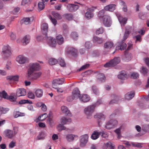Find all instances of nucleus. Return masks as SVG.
<instances>
[{
  "mask_svg": "<svg viewBox=\"0 0 149 149\" xmlns=\"http://www.w3.org/2000/svg\"><path fill=\"white\" fill-rule=\"evenodd\" d=\"M30 40V36H26L22 40V42L23 45H25L28 43Z\"/></svg>",
  "mask_w": 149,
  "mask_h": 149,
  "instance_id": "obj_28",
  "label": "nucleus"
},
{
  "mask_svg": "<svg viewBox=\"0 0 149 149\" xmlns=\"http://www.w3.org/2000/svg\"><path fill=\"white\" fill-rule=\"evenodd\" d=\"M35 93L37 97H40L42 95V91L41 89H37L35 92Z\"/></svg>",
  "mask_w": 149,
  "mask_h": 149,
  "instance_id": "obj_42",
  "label": "nucleus"
},
{
  "mask_svg": "<svg viewBox=\"0 0 149 149\" xmlns=\"http://www.w3.org/2000/svg\"><path fill=\"white\" fill-rule=\"evenodd\" d=\"M57 43L59 45L62 44L64 42V38L61 35H58L56 37Z\"/></svg>",
  "mask_w": 149,
  "mask_h": 149,
  "instance_id": "obj_26",
  "label": "nucleus"
},
{
  "mask_svg": "<svg viewBox=\"0 0 149 149\" xmlns=\"http://www.w3.org/2000/svg\"><path fill=\"white\" fill-rule=\"evenodd\" d=\"M63 17L68 20H70L72 19L73 16L70 13H66L63 15Z\"/></svg>",
  "mask_w": 149,
  "mask_h": 149,
  "instance_id": "obj_43",
  "label": "nucleus"
},
{
  "mask_svg": "<svg viewBox=\"0 0 149 149\" xmlns=\"http://www.w3.org/2000/svg\"><path fill=\"white\" fill-rule=\"evenodd\" d=\"M45 136V135L44 133L43 132H41L38 136L37 139L38 140L43 139H44Z\"/></svg>",
  "mask_w": 149,
  "mask_h": 149,
  "instance_id": "obj_52",
  "label": "nucleus"
},
{
  "mask_svg": "<svg viewBox=\"0 0 149 149\" xmlns=\"http://www.w3.org/2000/svg\"><path fill=\"white\" fill-rule=\"evenodd\" d=\"M48 25L46 23H43L41 25V29L42 34L45 36L44 37H47Z\"/></svg>",
  "mask_w": 149,
  "mask_h": 149,
  "instance_id": "obj_11",
  "label": "nucleus"
},
{
  "mask_svg": "<svg viewBox=\"0 0 149 149\" xmlns=\"http://www.w3.org/2000/svg\"><path fill=\"white\" fill-rule=\"evenodd\" d=\"M88 136L87 134L82 135L80 137V146L81 147L84 146L88 142Z\"/></svg>",
  "mask_w": 149,
  "mask_h": 149,
  "instance_id": "obj_7",
  "label": "nucleus"
},
{
  "mask_svg": "<svg viewBox=\"0 0 149 149\" xmlns=\"http://www.w3.org/2000/svg\"><path fill=\"white\" fill-rule=\"evenodd\" d=\"M116 5L115 4H109L105 6L104 10L105 11L113 12L116 9Z\"/></svg>",
  "mask_w": 149,
  "mask_h": 149,
  "instance_id": "obj_12",
  "label": "nucleus"
},
{
  "mask_svg": "<svg viewBox=\"0 0 149 149\" xmlns=\"http://www.w3.org/2000/svg\"><path fill=\"white\" fill-rule=\"evenodd\" d=\"M116 15L117 16L119 22L121 25H124L126 23L127 19L126 18H123L119 13H116Z\"/></svg>",
  "mask_w": 149,
  "mask_h": 149,
  "instance_id": "obj_16",
  "label": "nucleus"
},
{
  "mask_svg": "<svg viewBox=\"0 0 149 149\" xmlns=\"http://www.w3.org/2000/svg\"><path fill=\"white\" fill-rule=\"evenodd\" d=\"M80 100L84 102H88L90 99V97L87 94H81L79 97Z\"/></svg>",
  "mask_w": 149,
  "mask_h": 149,
  "instance_id": "obj_13",
  "label": "nucleus"
},
{
  "mask_svg": "<svg viewBox=\"0 0 149 149\" xmlns=\"http://www.w3.org/2000/svg\"><path fill=\"white\" fill-rule=\"evenodd\" d=\"M92 91L95 94L97 95L98 94L99 92L96 87L95 86H93L92 87Z\"/></svg>",
  "mask_w": 149,
  "mask_h": 149,
  "instance_id": "obj_58",
  "label": "nucleus"
},
{
  "mask_svg": "<svg viewBox=\"0 0 149 149\" xmlns=\"http://www.w3.org/2000/svg\"><path fill=\"white\" fill-rule=\"evenodd\" d=\"M41 74V73L40 72L35 73L32 75L31 78L33 80L36 79L40 77Z\"/></svg>",
  "mask_w": 149,
  "mask_h": 149,
  "instance_id": "obj_41",
  "label": "nucleus"
},
{
  "mask_svg": "<svg viewBox=\"0 0 149 149\" xmlns=\"http://www.w3.org/2000/svg\"><path fill=\"white\" fill-rule=\"evenodd\" d=\"M132 58V56L130 53H129L127 51L124 52V56L123 58V59L126 61H130Z\"/></svg>",
  "mask_w": 149,
  "mask_h": 149,
  "instance_id": "obj_19",
  "label": "nucleus"
},
{
  "mask_svg": "<svg viewBox=\"0 0 149 149\" xmlns=\"http://www.w3.org/2000/svg\"><path fill=\"white\" fill-rule=\"evenodd\" d=\"M142 130L144 131H149V124L143 125Z\"/></svg>",
  "mask_w": 149,
  "mask_h": 149,
  "instance_id": "obj_54",
  "label": "nucleus"
},
{
  "mask_svg": "<svg viewBox=\"0 0 149 149\" xmlns=\"http://www.w3.org/2000/svg\"><path fill=\"white\" fill-rule=\"evenodd\" d=\"M10 36L11 39L12 40H15L16 38L15 35L12 32H11L10 33Z\"/></svg>",
  "mask_w": 149,
  "mask_h": 149,
  "instance_id": "obj_64",
  "label": "nucleus"
},
{
  "mask_svg": "<svg viewBox=\"0 0 149 149\" xmlns=\"http://www.w3.org/2000/svg\"><path fill=\"white\" fill-rule=\"evenodd\" d=\"M111 97L112 98H114V99L110 101L109 104H113L114 103H117L119 100L118 97L115 95H111Z\"/></svg>",
  "mask_w": 149,
  "mask_h": 149,
  "instance_id": "obj_34",
  "label": "nucleus"
},
{
  "mask_svg": "<svg viewBox=\"0 0 149 149\" xmlns=\"http://www.w3.org/2000/svg\"><path fill=\"white\" fill-rule=\"evenodd\" d=\"M63 33L65 34H66L68 32V28L66 24H63Z\"/></svg>",
  "mask_w": 149,
  "mask_h": 149,
  "instance_id": "obj_60",
  "label": "nucleus"
},
{
  "mask_svg": "<svg viewBox=\"0 0 149 149\" xmlns=\"http://www.w3.org/2000/svg\"><path fill=\"white\" fill-rule=\"evenodd\" d=\"M31 0H22L21 4L24 5L26 4H28L31 3Z\"/></svg>",
  "mask_w": 149,
  "mask_h": 149,
  "instance_id": "obj_62",
  "label": "nucleus"
},
{
  "mask_svg": "<svg viewBox=\"0 0 149 149\" xmlns=\"http://www.w3.org/2000/svg\"><path fill=\"white\" fill-rule=\"evenodd\" d=\"M13 130L14 134L13 133V131L12 130H5L4 132L5 136L9 139L11 138L14 136L15 134L17 133L16 130H17V127H13Z\"/></svg>",
  "mask_w": 149,
  "mask_h": 149,
  "instance_id": "obj_6",
  "label": "nucleus"
},
{
  "mask_svg": "<svg viewBox=\"0 0 149 149\" xmlns=\"http://www.w3.org/2000/svg\"><path fill=\"white\" fill-rule=\"evenodd\" d=\"M47 123L50 125H51L54 123V121L53 119L49 116L47 120Z\"/></svg>",
  "mask_w": 149,
  "mask_h": 149,
  "instance_id": "obj_63",
  "label": "nucleus"
},
{
  "mask_svg": "<svg viewBox=\"0 0 149 149\" xmlns=\"http://www.w3.org/2000/svg\"><path fill=\"white\" fill-rule=\"evenodd\" d=\"M8 109L7 108H5L3 107L0 108V116L1 113H6Z\"/></svg>",
  "mask_w": 149,
  "mask_h": 149,
  "instance_id": "obj_56",
  "label": "nucleus"
},
{
  "mask_svg": "<svg viewBox=\"0 0 149 149\" xmlns=\"http://www.w3.org/2000/svg\"><path fill=\"white\" fill-rule=\"evenodd\" d=\"M95 107V104H91L85 108L84 110V113L86 116L87 118H89L92 116Z\"/></svg>",
  "mask_w": 149,
  "mask_h": 149,
  "instance_id": "obj_2",
  "label": "nucleus"
},
{
  "mask_svg": "<svg viewBox=\"0 0 149 149\" xmlns=\"http://www.w3.org/2000/svg\"><path fill=\"white\" fill-rule=\"evenodd\" d=\"M8 95L7 93L5 91H3L2 92H0V99L2 98L5 99L6 98V96Z\"/></svg>",
  "mask_w": 149,
  "mask_h": 149,
  "instance_id": "obj_46",
  "label": "nucleus"
},
{
  "mask_svg": "<svg viewBox=\"0 0 149 149\" xmlns=\"http://www.w3.org/2000/svg\"><path fill=\"white\" fill-rule=\"evenodd\" d=\"M77 135L73 134H68L66 136V139L68 141L71 142L73 141L74 138L78 137Z\"/></svg>",
  "mask_w": 149,
  "mask_h": 149,
  "instance_id": "obj_20",
  "label": "nucleus"
},
{
  "mask_svg": "<svg viewBox=\"0 0 149 149\" xmlns=\"http://www.w3.org/2000/svg\"><path fill=\"white\" fill-rule=\"evenodd\" d=\"M101 134V133L98 132L97 131H94L91 136V138L93 140L97 139L99 137V135Z\"/></svg>",
  "mask_w": 149,
  "mask_h": 149,
  "instance_id": "obj_31",
  "label": "nucleus"
},
{
  "mask_svg": "<svg viewBox=\"0 0 149 149\" xmlns=\"http://www.w3.org/2000/svg\"><path fill=\"white\" fill-rule=\"evenodd\" d=\"M44 38L47 40L49 45L52 47H55L56 45V41L55 39L53 38L50 37H44Z\"/></svg>",
  "mask_w": 149,
  "mask_h": 149,
  "instance_id": "obj_10",
  "label": "nucleus"
},
{
  "mask_svg": "<svg viewBox=\"0 0 149 149\" xmlns=\"http://www.w3.org/2000/svg\"><path fill=\"white\" fill-rule=\"evenodd\" d=\"M71 122V120L70 118H66L63 117L61 118V122L64 125L68 124Z\"/></svg>",
  "mask_w": 149,
  "mask_h": 149,
  "instance_id": "obj_27",
  "label": "nucleus"
},
{
  "mask_svg": "<svg viewBox=\"0 0 149 149\" xmlns=\"http://www.w3.org/2000/svg\"><path fill=\"white\" fill-rule=\"evenodd\" d=\"M71 36L72 39L74 40H77L78 37V35L76 32H72L71 34Z\"/></svg>",
  "mask_w": 149,
  "mask_h": 149,
  "instance_id": "obj_47",
  "label": "nucleus"
},
{
  "mask_svg": "<svg viewBox=\"0 0 149 149\" xmlns=\"http://www.w3.org/2000/svg\"><path fill=\"white\" fill-rule=\"evenodd\" d=\"M52 14L56 19L58 20L61 19L62 18V17L61 15L58 12L52 11Z\"/></svg>",
  "mask_w": 149,
  "mask_h": 149,
  "instance_id": "obj_33",
  "label": "nucleus"
},
{
  "mask_svg": "<svg viewBox=\"0 0 149 149\" xmlns=\"http://www.w3.org/2000/svg\"><path fill=\"white\" fill-rule=\"evenodd\" d=\"M127 77V72L125 71H122L118 76V79L121 80L125 79Z\"/></svg>",
  "mask_w": 149,
  "mask_h": 149,
  "instance_id": "obj_22",
  "label": "nucleus"
},
{
  "mask_svg": "<svg viewBox=\"0 0 149 149\" xmlns=\"http://www.w3.org/2000/svg\"><path fill=\"white\" fill-rule=\"evenodd\" d=\"M120 5L123 7V10L125 12H127V7L126 3L122 1H120Z\"/></svg>",
  "mask_w": 149,
  "mask_h": 149,
  "instance_id": "obj_36",
  "label": "nucleus"
},
{
  "mask_svg": "<svg viewBox=\"0 0 149 149\" xmlns=\"http://www.w3.org/2000/svg\"><path fill=\"white\" fill-rule=\"evenodd\" d=\"M90 65L88 64H86L85 65H83L80 69H78L77 71H80L81 70H84L85 69H87L88 68Z\"/></svg>",
  "mask_w": 149,
  "mask_h": 149,
  "instance_id": "obj_51",
  "label": "nucleus"
},
{
  "mask_svg": "<svg viewBox=\"0 0 149 149\" xmlns=\"http://www.w3.org/2000/svg\"><path fill=\"white\" fill-rule=\"evenodd\" d=\"M70 53L73 56H75L77 55V50L74 48H70L68 49Z\"/></svg>",
  "mask_w": 149,
  "mask_h": 149,
  "instance_id": "obj_40",
  "label": "nucleus"
},
{
  "mask_svg": "<svg viewBox=\"0 0 149 149\" xmlns=\"http://www.w3.org/2000/svg\"><path fill=\"white\" fill-rule=\"evenodd\" d=\"M81 95L80 92L77 88H74L72 92V95L75 99H77L78 98H79Z\"/></svg>",
  "mask_w": 149,
  "mask_h": 149,
  "instance_id": "obj_17",
  "label": "nucleus"
},
{
  "mask_svg": "<svg viewBox=\"0 0 149 149\" xmlns=\"http://www.w3.org/2000/svg\"><path fill=\"white\" fill-rule=\"evenodd\" d=\"M135 93L134 92L131 91L127 93L125 95V99L127 100H131L134 97Z\"/></svg>",
  "mask_w": 149,
  "mask_h": 149,
  "instance_id": "obj_24",
  "label": "nucleus"
},
{
  "mask_svg": "<svg viewBox=\"0 0 149 149\" xmlns=\"http://www.w3.org/2000/svg\"><path fill=\"white\" fill-rule=\"evenodd\" d=\"M117 123L118 121L116 120H111L106 124L105 127L107 129H110L113 128L117 125Z\"/></svg>",
  "mask_w": 149,
  "mask_h": 149,
  "instance_id": "obj_8",
  "label": "nucleus"
},
{
  "mask_svg": "<svg viewBox=\"0 0 149 149\" xmlns=\"http://www.w3.org/2000/svg\"><path fill=\"white\" fill-rule=\"evenodd\" d=\"M64 79H54L52 82V86L53 88H55V86L57 84L60 85L62 84L64 82Z\"/></svg>",
  "mask_w": 149,
  "mask_h": 149,
  "instance_id": "obj_14",
  "label": "nucleus"
},
{
  "mask_svg": "<svg viewBox=\"0 0 149 149\" xmlns=\"http://www.w3.org/2000/svg\"><path fill=\"white\" fill-rule=\"evenodd\" d=\"M141 72L143 74L145 75L148 72V70L146 68L142 67Z\"/></svg>",
  "mask_w": 149,
  "mask_h": 149,
  "instance_id": "obj_61",
  "label": "nucleus"
},
{
  "mask_svg": "<svg viewBox=\"0 0 149 149\" xmlns=\"http://www.w3.org/2000/svg\"><path fill=\"white\" fill-rule=\"evenodd\" d=\"M49 18L54 25L55 26L56 25L57 23L56 19L52 17L51 15L49 16Z\"/></svg>",
  "mask_w": 149,
  "mask_h": 149,
  "instance_id": "obj_50",
  "label": "nucleus"
},
{
  "mask_svg": "<svg viewBox=\"0 0 149 149\" xmlns=\"http://www.w3.org/2000/svg\"><path fill=\"white\" fill-rule=\"evenodd\" d=\"M88 11L85 13V17L88 19H90L93 16V14L91 12V10L90 8L88 9Z\"/></svg>",
  "mask_w": 149,
  "mask_h": 149,
  "instance_id": "obj_25",
  "label": "nucleus"
},
{
  "mask_svg": "<svg viewBox=\"0 0 149 149\" xmlns=\"http://www.w3.org/2000/svg\"><path fill=\"white\" fill-rule=\"evenodd\" d=\"M123 41H122L121 43L120 44L119 46H118V47L119 48L118 49L121 51L124 50L126 49V48L127 47L126 44L125 43H124Z\"/></svg>",
  "mask_w": 149,
  "mask_h": 149,
  "instance_id": "obj_37",
  "label": "nucleus"
},
{
  "mask_svg": "<svg viewBox=\"0 0 149 149\" xmlns=\"http://www.w3.org/2000/svg\"><path fill=\"white\" fill-rule=\"evenodd\" d=\"M104 31L103 28L102 27H101L98 29L96 31V33L97 35H99L102 33Z\"/></svg>",
  "mask_w": 149,
  "mask_h": 149,
  "instance_id": "obj_55",
  "label": "nucleus"
},
{
  "mask_svg": "<svg viewBox=\"0 0 149 149\" xmlns=\"http://www.w3.org/2000/svg\"><path fill=\"white\" fill-rule=\"evenodd\" d=\"M139 75L137 73L134 72L132 73L131 75V77L132 78L135 79L139 77Z\"/></svg>",
  "mask_w": 149,
  "mask_h": 149,
  "instance_id": "obj_59",
  "label": "nucleus"
},
{
  "mask_svg": "<svg viewBox=\"0 0 149 149\" xmlns=\"http://www.w3.org/2000/svg\"><path fill=\"white\" fill-rule=\"evenodd\" d=\"M129 34V32L128 31L126 30L125 33L124 34L123 40L122 41H124L127 38Z\"/></svg>",
  "mask_w": 149,
  "mask_h": 149,
  "instance_id": "obj_57",
  "label": "nucleus"
},
{
  "mask_svg": "<svg viewBox=\"0 0 149 149\" xmlns=\"http://www.w3.org/2000/svg\"><path fill=\"white\" fill-rule=\"evenodd\" d=\"M105 12L103 9L101 10L99 13L98 16L100 18H102L103 23L105 26L109 27L111 25V21L109 16L107 15H104Z\"/></svg>",
  "mask_w": 149,
  "mask_h": 149,
  "instance_id": "obj_1",
  "label": "nucleus"
},
{
  "mask_svg": "<svg viewBox=\"0 0 149 149\" xmlns=\"http://www.w3.org/2000/svg\"><path fill=\"white\" fill-rule=\"evenodd\" d=\"M61 110L62 112L65 115L69 116H71V114L68 108L65 106H63L61 107Z\"/></svg>",
  "mask_w": 149,
  "mask_h": 149,
  "instance_id": "obj_23",
  "label": "nucleus"
},
{
  "mask_svg": "<svg viewBox=\"0 0 149 149\" xmlns=\"http://www.w3.org/2000/svg\"><path fill=\"white\" fill-rule=\"evenodd\" d=\"M24 115V114L23 113H21L19 112H16L14 114V116L15 118H17L19 116H23Z\"/></svg>",
  "mask_w": 149,
  "mask_h": 149,
  "instance_id": "obj_53",
  "label": "nucleus"
},
{
  "mask_svg": "<svg viewBox=\"0 0 149 149\" xmlns=\"http://www.w3.org/2000/svg\"><path fill=\"white\" fill-rule=\"evenodd\" d=\"M95 118H97L99 120L100 119L102 120H104L105 119V116L104 115L101 113H98L95 116Z\"/></svg>",
  "mask_w": 149,
  "mask_h": 149,
  "instance_id": "obj_30",
  "label": "nucleus"
},
{
  "mask_svg": "<svg viewBox=\"0 0 149 149\" xmlns=\"http://www.w3.org/2000/svg\"><path fill=\"white\" fill-rule=\"evenodd\" d=\"M57 62L56 59L54 58H50L48 61L49 63L51 65H55Z\"/></svg>",
  "mask_w": 149,
  "mask_h": 149,
  "instance_id": "obj_44",
  "label": "nucleus"
},
{
  "mask_svg": "<svg viewBox=\"0 0 149 149\" xmlns=\"http://www.w3.org/2000/svg\"><path fill=\"white\" fill-rule=\"evenodd\" d=\"M29 18H25L23 19L21 21V23L22 24H24L27 25L30 23Z\"/></svg>",
  "mask_w": 149,
  "mask_h": 149,
  "instance_id": "obj_39",
  "label": "nucleus"
},
{
  "mask_svg": "<svg viewBox=\"0 0 149 149\" xmlns=\"http://www.w3.org/2000/svg\"><path fill=\"white\" fill-rule=\"evenodd\" d=\"M29 66V68L28 71V77H30L34 71L39 70V65L36 63L30 64Z\"/></svg>",
  "mask_w": 149,
  "mask_h": 149,
  "instance_id": "obj_4",
  "label": "nucleus"
},
{
  "mask_svg": "<svg viewBox=\"0 0 149 149\" xmlns=\"http://www.w3.org/2000/svg\"><path fill=\"white\" fill-rule=\"evenodd\" d=\"M19 78V76L18 75H10L6 77V79L9 81H18Z\"/></svg>",
  "mask_w": 149,
  "mask_h": 149,
  "instance_id": "obj_21",
  "label": "nucleus"
},
{
  "mask_svg": "<svg viewBox=\"0 0 149 149\" xmlns=\"http://www.w3.org/2000/svg\"><path fill=\"white\" fill-rule=\"evenodd\" d=\"M16 61L19 64H22L25 63L28 61V58L23 55H19L16 58Z\"/></svg>",
  "mask_w": 149,
  "mask_h": 149,
  "instance_id": "obj_9",
  "label": "nucleus"
},
{
  "mask_svg": "<svg viewBox=\"0 0 149 149\" xmlns=\"http://www.w3.org/2000/svg\"><path fill=\"white\" fill-rule=\"evenodd\" d=\"M58 62L60 65L62 67H64L65 65V63L63 59L59 58L58 59Z\"/></svg>",
  "mask_w": 149,
  "mask_h": 149,
  "instance_id": "obj_48",
  "label": "nucleus"
},
{
  "mask_svg": "<svg viewBox=\"0 0 149 149\" xmlns=\"http://www.w3.org/2000/svg\"><path fill=\"white\" fill-rule=\"evenodd\" d=\"M1 54L4 57H9L11 54L10 47L8 45L4 46L2 49Z\"/></svg>",
  "mask_w": 149,
  "mask_h": 149,
  "instance_id": "obj_5",
  "label": "nucleus"
},
{
  "mask_svg": "<svg viewBox=\"0 0 149 149\" xmlns=\"http://www.w3.org/2000/svg\"><path fill=\"white\" fill-rule=\"evenodd\" d=\"M113 43L112 42L108 41L104 44V47L105 48L110 49L113 46Z\"/></svg>",
  "mask_w": 149,
  "mask_h": 149,
  "instance_id": "obj_35",
  "label": "nucleus"
},
{
  "mask_svg": "<svg viewBox=\"0 0 149 149\" xmlns=\"http://www.w3.org/2000/svg\"><path fill=\"white\" fill-rule=\"evenodd\" d=\"M97 77L98 79L101 81H104L105 79L104 74L102 73L99 74L97 76Z\"/></svg>",
  "mask_w": 149,
  "mask_h": 149,
  "instance_id": "obj_45",
  "label": "nucleus"
},
{
  "mask_svg": "<svg viewBox=\"0 0 149 149\" xmlns=\"http://www.w3.org/2000/svg\"><path fill=\"white\" fill-rule=\"evenodd\" d=\"M26 94V90L23 88L18 89L16 91L17 96L20 97L25 95Z\"/></svg>",
  "mask_w": 149,
  "mask_h": 149,
  "instance_id": "obj_18",
  "label": "nucleus"
},
{
  "mask_svg": "<svg viewBox=\"0 0 149 149\" xmlns=\"http://www.w3.org/2000/svg\"><path fill=\"white\" fill-rule=\"evenodd\" d=\"M45 4L42 2L40 1L38 4V10L39 11L43 10L45 7Z\"/></svg>",
  "mask_w": 149,
  "mask_h": 149,
  "instance_id": "obj_38",
  "label": "nucleus"
},
{
  "mask_svg": "<svg viewBox=\"0 0 149 149\" xmlns=\"http://www.w3.org/2000/svg\"><path fill=\"white\" fill-rule=\"evenodd\" d=\"M68 10L70 12H73L76 11L79 8V6L74 4H69L67 6Z\"/></svg>",
  "mask_w": 149,
  "mask_h": 149,
  "instance_id": "obj_15",
  "label": "nucleus"
},
{
  "mask_svg": "<svg viewBox=\"0 0 149 149\" xmlns=\"http://www.w3.org/2000/svg\"><path fill=\"white\" fill-rule=\"evenodd\" d=\"M6 98L5 99L9 100L10 101L15 102L16 101V97H15L13 96L10 95L9 96H8V95L6 96Z\"/></svg>",
  "mask_w": 149,
  "mask_h": 149,
  "instance_id": "obj_49",
  "label": "nucleus"
},
{
  "mask_svg": "<svg viewBox=\"0 0 149 149\" xmlns=\"http://www.w3.org/2000/svg\"><path fill=\"white\" fill-rule=\"evenodd\" d=\"M47 117V114L46 113H45L39 116L37 119H36L35 121L37 123L38 121H43Z\"/></svg>",
  "mask_w": 149,
  "mask_h": 149,
  "instance_id": "obj_29",
  "label": "nucleus"
},
{
  "mask_svg": "<svg viewBox=\"0 0 149 149\" xmlns=\"http://www.w3.org/2000/svg\"><path fill=\"white\" fill-rule=\"evenodd\" d=\"M120 61V57H115L104 64V66L105 68L112 67L119 63Z\"/></svg>",
  "mask_w": 149,
  "mask_h": 149,
  "instance_id": "obj_3",
  "label": "nucleus"
},
{
  "mask_svg": "<svg viewBox=\"0 0 149 149\" xmlns=\"http://www.w3.org/2000/svg\"><path fill=\"white\" fill-rule=\"evenodd\" d=\"M93 42L99 44H101L103 42V40L102 38H99L97 36H94L93 39Z\"/></svg>",
  "mask_w": 149,
  "mask_h": 149,
  "instance_id": "obj_32",
  "label": "nucleus"
}]
</instances>
